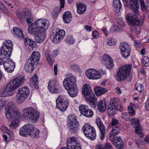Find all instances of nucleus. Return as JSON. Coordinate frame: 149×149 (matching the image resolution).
Returning a JSON list of instances; mask_svg holds the SVG:
<instances>
[{"mask_svg":"<svg viewBox=\"0 0 149 149\" xmlns=\"http://www.w3.org/2000/svg\"><path fill=\"white\" fill-rule=\"evenodd\" d=\"M50 24L49 20L45 19H40L35 23L31 24L28 29V33L34 36L36 42L41 43L45 39V32L48 28Z\"/></svg>","mask_w":149,"mask_h":149,"instance_id":"1","label":"nucleus"},{"mask_svg":"<svg viewBox=\"0 0 149 149\" xmlns=\"http://www.w3.org/2000/svg\"><path fill=\"white\" fill-rule=\"evenodd\" d=\"M13 45L12 41L8 40L4 41L3 45L0 50V56L3 55L4 59H6L3 63V66L5 71L8 72H12L13 71L15 67V65L10 57L12 50Z\"/></svg>","mask_w":149,"mask_h":149,"instance_id":"2","label":"nucleus"},{"mask_svg":"<svg viewBox=\"0 0 149 149\" xmlns=\"http://www.w3.org/2000/svg\"><path fill=\"white\" fill-rule=\"evenodd\" d=\"M76 81V77L73 76L65 78L63 81V86L69 95L72 97H75L78 93Z\"/></svg>","mask_w":149,"mask_h":149,"instance_id":"3","label":"nucleus"},{"mask_svg":"<svg viewBox=\"0 0 149 149\" xmlns=\"http://www.w3.org/2000/svg\"><path fill=\"white\" fill-rule=\"evenodd\" d=\"M82 93L86 102L89 104L91 103V107L95 108L97 99L89 84H85L83 86Z\"/></svg>","mask_w":149,"mask_h":149,"instance_id":"4","label":"nucleus"},{"mask_svg":"<svg viewBox=\"0 0 149 149\" xmlns=\"http://www.w3.org/2000/svg\"><path fill=\"white\" fill-rule=\"evenodd\" d=\"M136 15L132 16L131 14L129 13L126 15V18L128 25L132 27L130 28L131 32L139 34L141 33V29L139 26L142 25V23H140Z\"/></svg>","mask_w":149,"mask_h":149,"instance_id":"5","label":"nucleus"},{"mask_svg":"<svg viewBox=\"0 0 149 149\" xmlns=\"http://www.w3.org/2000/svg\"><path fill=\"white\" fill-rule=\"evenodd\" d=\"M16 105L13 102H11L5 109L6 117L9 121H11L15 118H20L21 115L20 113L15 110Z\"/></svg>","mask_w":149,"mask_h":149,"instance_id":"6","label":"nucleus"},{"mask_svg":"<svg viewBox=\"0 0 149 149\" xmlns=\"http://www.w3.org/2000/svg\"><path fill=\"white\" fill-rule=\"evenodd\" d=\"M22 112L25 118L31 120L33 123L37 122L39 118V112L31 107L24 109Z\"/></svg>","mask_w":149,"mask_h":149,"instance_id":"7","label":"nucleus"},{"mask_svg":"<svg viewBox=\"0 0 149 149\" xmlns=\"http://www.w3.org/2000/svg\"><path fill=\"white\" fill-rule=\"evenodd\" d=\"M122 106L120 101L117 98H112L110 100V104L108 106L107 113L109 116L113 117L116 114V110L121 111Z\"/></svg>","mask_w":149,"mask_h":149,"instance_id":"8","label":"nucleus"},{"mask_svg":"<svg viewBox=\"0 0 149 149\" xmlns=\"http://www.w3.org/2000/svg\"><path fill=\"white\" fill-rule=\"evenodd\" d=\"M132 68L131 64H126L120 67L117 73L118 81H122L126 79L130 74Z\"/></svg>","mask_w":149,"mask_h":149,"instance_id":"9","label":"nucleus"},{"mask_svg":"<svg viewBox=\"0 0 149 149\" xmlns=\"http://www.w3.org/2000/svg\"><path fill=\"white\" fill-rule=\"evenodd\" d=\"M68 118V127L70 132L72 134H77L79 132V128L76 116L74 115L70 114Z\"/></svg>","mask_w":149,"mask_h":149,"instance_id":"10","label":"nucleus"},{"mask_svg":"<svg viewBox=\"0 0 149 149\" xmlns=\"http://www.w3.org/2000/svg\"><path fill=\"white\" fill-rule=\"evenodd\" d=\"M56 106L61 111H65L68 107L69 101L63 95H60L56 100Z\"/></svg>","mask_w":149,"mask_h":149,"instance_id":"11","label":"nucleus"},{"mask_svg":"<svg viewBox=\"0 0 149 149\" xmlns=\"http://www.w3.org/2000/svg\"><path fill=\"white\" fill-rule=\"evenodd\" d=\"M83 132L86 136L89 137L91 140L95 139L96 136L94 128L89 125V124H86L82 128Z\"/></svg>","mask_w":149,"mask_h":149,"instance_id":"12","label":"nucleus"},{"mask_svg":"<svg viewBox=\"0 0 149 149\" xmlns=\"http://www.w3.org/2000/svg\"><path fill=\"white\" fill-rule=\"evenodd\" d=\"M25 81L23 75L16 77L8 84L14 91L20 86L22 85Z\"/></svg>","mask_w":149,"mask_h":149,"instance_id":"13","label":"nucleus"},{"mask_svg":"<svg viewBox=\"0 0 149 149\" xmlns=\"http://www.w3.org/2000/svg\"><path fill=\"white\" fill-rule=\"evenodd\" d=\"M76 137H72L67 140V147H63L60 149H81L80 144L77 141Z\"/></svg>","mask_w":149,"mask_h":149,"instance_id":"14","label":"nucleus"},{"mask_svg":"<svg viewBox=\"0 0 149 149\" xmlns=\"http://www.w3.org/2000/svg\"><path fill=\"white\" fill-rule=\"evenodd\" d=\"M119 47L121 54L123 57L126 58L130 56L131 52V48L127 43L121 42Z\"/></svg>","mask_w":149,"mask_h":149,"instance_id":"15","label":"nucleus"},{"mask_svg":"<svg viewBox=\"0 0 149 149\" xmlns=\"http://www.w3.org/2000/svg\"><path fill=\"white\" fill-rule=\"evenodd\" d=\"M85 74L88 79H99L101 77L100 72L93 69L87 70L85 72Z\"/></svg>","mask_w":149,"mask_h":149,"instance_id":"16","label":"nucleus"},{"mask_svg":"<svg viewBox=\"0 0 149 149\" xmlns=\"http://www.w3.org/2000/svg\"><path fill=\"white\" fill-rule=\"evenodd\" d=\"M33 130V126L31 124L25 125L19 130V134L22 136H27Z\"/></svg>","mask_w":149,"mask_h":149,"instance_id":"17","label":"nucleus"},{"mask_svg":"<svg viewBox=\"0 0 149 149\" xmlns=\"http://www.w3.org/2000/svg\"><path fill=\"white\" fill-rule=\"evenodd\" d=\"M65 34V32L63 30H59L54 36H51V40L53 43H58L64 38Z\"/></svg>","mask_w":149,"mask_h":149,"instance_id":"18","label":"nucleus"},{"mask_svg":"<svg viewBox=\"0 0 149 149\" xmlns=\"http://www.w3.org/2000/svg\"><path fill=\"white\" fill-rule=\"evenodd\" d=\"M58 49H56L55 50L53 51V54L51 52L46 51L45 55L47 60L48 63L51 65H52L54 62V59L52 58V55L53 56H56L58 54Z\"/></svg>","mask_w":149,"mask_h":149,"instance_id":"19","label":"nucleus"},{"mask_svg":"<svg viewBox=\"0 0 149 149\" xmlns=\"http://www.w3.org/2000/svg\"><path fill=\"white\" fill-rule=\"evenodd\" d=\"M15 92L8 84L5 89L0 91V96L4 97L13 95Z\"/></svg>","mask_w":149,"mask_h":149,"instance_id":"20","label":"nucleus"},{"mask_svg":"<svg viewBox=\"0 0 149 149\" xmlns=\"http://www.w3.org/2000/svg\"><path fill=\"white\" fill-rule=\"evenodd\" d=\"M96 123L100 132V138L101 140H103L105 134V130L104 126L101 121L100 118H97L96 120Z\"/></svg>","mask_w":149,"mask_h":149,"instance_id":"21","label":"nucleus"},{"mask_svg":"<svg viewBox=\"0 0 149 149\" xmlns=\"http://www.w3.org/2000/svg\"><path fill=\"white\" fill-rule=\"evenodd\" d=\"M109 140L112 142L113 145L115 146L117 149H123V146L122 144V141L119 137H110Z\"/></svg>","mask_w":149,"mask_h":149,"instance_id":"22","label":"nucleus"},{"mask_svg":"<svg viewBox=\"0 0 149 149\" xmlns=\"http://www.w3.org/2000/svg\"><path fill=\"white\" fill-rule=\"evenodd\" d=\"M37 64H35L34 62L28 58L24 65V68L26 72H31L33 71L34 66H36Z\"/></svg>","mask_w":149,"mask_h":149,"instance_id":"23","label":"nucleus"},{"mask_svg":"<svg viewBox=\"0 0 149 149\" xmlns=\"http://www.w3.org/2000/svg\"><path fill=\"white\" fill-rule=\"evenodd\" d=\"M56 82L54 80L50 81L48 83V88L49 91L52 93H58L60 90L55 85Z\"/></svg>","mask_w":149,"mask_h":149,"instance_id":"24","label":"nucleus"},{"mask_svg":"<svg viewBox=\"0 0 149 149\" xmlns=\"http://www.w3.org/2000/svg\"><path fill=\"white\" fill-rule=\"evenodd\" d=\"M38 78L36 74H34L30 80L29 85L32 88H38Z\"/></svg>","mask_w":149,"mask_h":149,"instance_id":"25","label":"nucleus"},{"mask_svg":"<svg viewBox=\"0 0 149 149\" xmlns=\"http://www.w3.org/2000/svg\"><path fill=\"white\" fill-rule=\"evenodd\" d=\"M113 3L115 12L118 14L121 10L122 4L119 0H113Z\"/></svg>","mask_w":149,"mask_h":149,"instance_id":"26","label":"nucleus"},{"mask_svg":"<svg viewBox=\"0 0 149 149\" xmlns=\"http://www.w3.org/2000/svg\"><path fill=\"white\" fill-rule=\"evenodd\" d=\"M40 58V54L38 52H33L31 56L29 58L34 62L35 64H37Z\"/></svg>","mask_w":149,"mask_h":149,"instance_id":"27","label":"nucleus"},{"mask_svg":"<svg viewBox=\"0 0 149 149\" xmlns=\"http://www.w3.org/2000/svg\"><path fill=\"white\" fill-rule=\"evenodd\" d=\"M97 108L100 112H103L107 109L105 100H100L97 103Z\"/></svg>","mask_w":149,"mask_h":149,"instance_id":"28","label":"nucleus"},{"mask_svg":"<svg viewBox=\"0 0 149 149\" xmlns=\"http://www.w3.org/2000/svg\"><path fill=\"white\" fill-rule=\"evenodd\" d=\"M77 11L78 14H83L86 10V6L84 4H77Z\"/></svg>","mask_w":149,"mask_h":149,"instance_id":"29","label":"nucleus"},{"mask_svg":"<svg viewBox=\"0 0 149 149\" xmlns=\"http://www.w3.org/2000/svg\"><path fill=\"white\" fill-rule=\"evenodd\" d=\"M72 15L69 11L66 12L63 14V19L65 23H69L72 19Z\"/></svg>","mask_w":149,"mask_h":149,"instance_id":"30","label":"nucleus"},{"mask_svg":"<svg viewBox=\"0 0 149 149\" xmlns=\"http://www.w3.org/2000/svg\"><path fill=\"white\" fill-rule=\"evenodd\" d=\"M94 89L95 94L98 96H101L107 91L106 89L102 87H96L94 88Z\"/></svg>","mask_w":149,"mask_h":149,"instance_id":"31","label":"nucleus"},{"mask_svg":"<svg viewBox=\"0 0 149 149\" xmlns=\"http://www.w3.org/2000/svg\"><path fill=\"white\" fill-rule=\"evenodd\" d=\"M20 118H15L11 124L9 125V127L11 129H15L19 125V122Z\"/></svg>","mask_w":149,"mask_h":149,"instance_id":"32","label":"nucleus"},{"mask_svg":"<svg viewBox=\"0 0 149 149\" xmlns=\"http://www.w3.org/2000/svg\"><path fill=\"white\" fill-rule=\"evenodd\" d=\"M119 133V128L117 126L112 127V130L109 134V138L112 137L116 135Z\"/></svg>","mask_w":149,"mask_h":149,"instance_id":"33","label":"nucleus"},{"mask_svg":"<svg viewBox=\"0 0 149 149\" xmlns=\"http://www.w3.org/2000/svg\"><path fill=\"white\" fill-rule=\"evenodd\" d=\"M60 1V7H56L53 10V13H55L58 15L62 8L64 7L65 3V0H59Z\"/></svg>","mask_w":149,"mask_h":149,"instance_id":"34","label":"nucleus"},{"mask_svg":"<svg viewBox=\"0 0 149 149\" xmlns=\"http://www.w3.org/2000/svg\"><path fill=\"white\" fill-rule=\"evenodd\" d=\"M30 92V91L29 88L27 87L19 88L18 90V91L17 93H19L21 95H23L26 94V96H27Z\"/></svg>","mask_w":149,"mask_h":149,"instance_id":"35","label":"nucleus"},{"mask_svg":"<svg viewBox=\"0 0 149 149\" xmlns=\"http://www.w3.org/2000/svg\"><path fill=\"white\" fill-rule=\"evenodd\" d=\"M40 132L38 129L35 128L33 126V130L30 132L29 135L32 138L39 137Z\"/></svg>","mask_w":149,"mask_h":149,"instance_id":"36","label":"nucleus"},{"mask_svg":"<svg viewBox=\"0 0 149 149\" xmlns=\"http://www.w3.org/2000/svg\"><path fill=\"white\" fill-rule=\"evenodd\" d=\"M27 97L26 94L22 95L17 93L16 101L18 103H22Z\"/></svg>","mask_w":149,"mask_h":149,"instance_id":"37","label":"nucleus"},{"mask_svg":"<svg viewBox=\"0 0 149 149\" xmlns=\"http://www.w3.org/2000/svg\"><path fill=\"white\" fill-rule=\"evenodd\" d=\"M24 39V43L25 46L28 45L32 48L36 44L34 41L27 38Z\"/></svg>","mask_w":149,"mask_h":149,"instance_id":"38","label":"nucleus"},{"mask_svg":"<svg viewBox=\"0 0 149 149\" xmlns=\"http://www.w3.org/2000/svg\"><path fill=\"white\" fill-rule=\"evenodd\" d=\"M17 17L20 22H22L24 18V14L23 13L19 11H17L16 12Z\"/></svg>","mask_w":149,"mask_h":149,"instance_id":"39","label":"nucleus"},{"mask_svg":"<svg viewBox=\"0 0 149 149\" xmlns=\"http://www.w3.org/2000/svg\"><path fill=\"white\" fill-rule=\"evenodd\" d=\"M130 114L127 112H125L122 114V117L126 121H130L132 118V116Z\"/></svg>","mask_w":149,"mask_h":149,"instance_id":"40","label":"nucleus"},{"mask_svg":"<svg viewBox=\"0 0 149 149\" xmlns=\"http://www.w3.org/2000/svg\"><path fill=\"white\" fill-rule=\"evenodd\" d=\"M79 108L80 113L83 115L84 112H86L88 108V107L85 105L81 104L79 106Z\"/></svg>","mask_w":149,"mask_h":149,"instance_id":"41","label":"nucleus"},{"mask_svg":"<svg viewBox=\"0 0 149 149\" xmlns=\"http://www.w3.org/2000/svg\"><path fill=\"white\" fill-rule=\"evenodd\" d=\"M102 59L104 63L113 61L112 58L108 55L106 54L104 55Z\"/></svg>","mask_w":149,"mask_h":149,"instance_id":"42","label":"nucleus"},{"mask_svg":"<svg viewBox=\"0 0 149 149\" xmlns=\"http://www.w3.org/2000/svg\"><path fill=\"white\" fill-rule=\"evenodd\" d=\"M65 41L69 45L72 44L74 42V40L72 36H68L65 39Z\"/></svg>","mask_w":149,"mask_h":149,"instance_id":"43","label":"nucleus"},{"mask_svg":"<svg viewBox=\"0 0 149 149\" xmlns=\"http://www.w3.org/2000/svg\"><path fill=\"white\" fill-rule=\"evenodd\" d=\"M142 62L145 66L149 67V58L148 57L145 56L143 57Z\"/></svg>","mask_w":149,"mask_h":149,"instance_id":"44","label":"nucleus"},{"mask_svg":"<svg viewBox=\"0 0 149 149\" xmlns=\"http://www.w3.org/2000/svg\"><path fill=\"white\" fill-rule=\"evenodd\" d=\"M93 115V113L92 110L89 109L88 108L86 112H84L83 113V115L87 117H91Z\"/></svg>","mask_w":149,"mask_h":149,"instance_id":"45","label":"nucleus"},{"mask_svg":"<svg viewBox=\"0 0 149 149\" xmlns=\"http://www.w3.org/2000/svg\"><path fill=\"white\" fill-rule=\"evenodd\" d=\"M135 89L139 92L142 91L143 90V86L140 83H136L135 86Z\"/></svg>","mask_w":149,"mask_h":149,"instance_id":"46","label":"nucleus"},{"mask_svg":"<svg viewBox=\"0 0 149 149\" xmlns=\"http://www.w3.org/2000/svg\"><path fill=\"white\" fill-rule=\"evenodd\" d=\"M132 125H134L135 126L138 125H139V120L137 118L131 119L130 121Z\"/></svg>","mask_w":149,"mask_h":149,"instance_id":"47","label":"nucleus"},{"mask_svg":"<svg viewBox=\"0 0 149 149\" xmlns=\"http://www.w3.org/2000/svg\"><path fill=\"white\" fill-rule=\"evenodd\" d=\"M128 112H127L129 114H130L132 117L134 116L135 114V111L133 109V108L132 107H128L127 108Z\"/></svg>","mask_w":149,"mask_h":149,"instance_id":"48","label":"nucleus"},{"mask_svg":"<svg viewBox=\"0 0 149 149\" xmlns=\"http://www.w3.org/2000/svg\"><path fill=\"white\" fill-rule=\"evenodd\" d=\"M24 14V19H26V18L29 17L31 15V12L28 9H26L24 12H23Z\"/></svg>","mask_w":149,"mask_h":149,"instance_id":"49","label":"nucleus"},{"mask_svg":"<svg viewBox=\"0 0 149 149\" xmlns=\"http://www.w3.org/2000/svg\"><path fill=\"white\" fill-rule=\"evenodd\" d=\"M22 30L17 27H15L13 28V33L14 36H17V34L19 33L20 32V31Z\"/></svg>","mask_w":149,"mask_h":149,"instance_id":"50","label":"nucleus"},{"mask_svg":"<svg viewBox=\"0 0 149 149\" xmlns=\"http://www.w3.org/2000/svg\"><path fill=\"white\" fill-rule=\"evenodd\" d=\"M107 44L109 46H113L115 45L116 42L114 39L111 38L107 42Z\"/></svg>","mask_w":149,"mask_h":149,"instance_id":"51","label":"nucleus"},{"mask_svg":"<svg viewBox=\"0 0 149 149\" xmlns=\"http://www.w3.org/2000/svg\"><path fill=\"white\" fill-rule=\"evenodd\" d=\"M113 61H112L107 63H105V66L107 68L110 69L113 67Z\"/></svg>","mask_w":149,"mask_h":149,"instance_id":"52","label":"nucleus"},{"mask_svg":"<svg viewBox=\"0 0 149 149\" xmlns=\"http://www.w3.org/2000/svg\"><path fill=\"white\" fill-rule=\"evenodd\" d=\"M0 9L4 13L7 14L8 13V11L6 10V7L1 2H0Z\"/></svg>","mask_w":149,"mask_h":149,"instance_id":"53","label":"nucleus"},{"mask_svg":"<svg viewBox=\"0 0 149 149\" xmlns=\"http://www.w3.org/2000/svg\"><path fill=\"white\" fill-rule=\"evenodd\" d=\"M135 132L136 133L139 134H141V130L140 127L139 125L135 126Z\"/></svg>","mask_w":149,"mask_h":149,"instance_id":"54","label":"nucleus"},{"mask_svg":"<svg viewBox=\"0 0 149 149\" xmlns=\"http://www.w3.org/2000/svg\"><path fill=\"white\" fill-rule=\"evenodd\" d=\"M140 1L141 4V8L142 10L143 11H145L146 10V7L145 4L144 0H140Z\"/></svg>","mask_w":149,"mask_h":149,"instance_id":"55","label":"nucleus"},{"mask_svg":"<svg viewBox=\"0 0 149 149\" xmlns=\"http://www.w3.org/2000/svg\"><path fill=\"white\" fill-rule=\"evenodd\" d=\"M118 123V122L117 120L114 118H113L111 121V126L113 127L114 126H116Z\"/></svg>","mask_w":149,"mask_h":149,"instance_id":"56","label":"nucleus"},{"mask_svg":"<svg viewBox=\"0 0 149 149\" xmlns=\"http://www.w3.org/2000/svg\"><path fill=\"white\" fill-rule=\"evenodd\" d=\"M112 148L111 144L108 143H106L104 146H103V149H112Z\"/></svg>","mask_w":149,"mask_h":149,"instance_id":"57","label":"nucleus"},{"mask_svg":"<svg viewBox=\"0 0 149 149\" xmlns=\"http://www.w3.org/2000/svg\"><path fill=\"white\" fill-rule=\"evenodd\" d=\"M93 37L94 39H96L99 36L98 32L97 31H94L92 34Z\"/></svg>","mask_w":149,"mask_h":149,"instance_id":"58","label":"nucleus"},{"mask_svg":"<svg viewBox=\"0 0 149 149\" xmlns=\"http://www.w3.org/2000/svg\"><path fill=\"white\" fill-rule=\"evenodd\" d=\"M20 31V32L19 33V34L18 33L17 34V36H16L19 38H24V35L23 33V31L22 30L21 31Z\"/></svg>","mask_w":149,"mask_h":149,"instance_id":"59","label":"nucleus"},{"mask_svg":"<svg viewBox=\"0 0 149 149\" xmlns=\"http://www.w3.org/2000/svg\"><path fill=\"white\" fill-rule=\"evenodd\" d=\"M26 22L28 24H29L32 23V21H33V19L31 18V16L26 18Z\"/></svg>","mask_w":149,"mask_h":149,"instance_id":"60","label":"nucleus"},{"mask_svg":"<svg viewBox=\"0 0 149 149\" xmlns=\"http://www.w3.org/2000/svg\"><path fill=\"white\" fill-rule=\"evenodd\" d=\"M118 25H115L113 26V27L114 28L113 30L114 31L119 32L120 30V28Z\"/></svg>","mask_w":149,"mask_h":149,"instance_id":"61","label":"nucleus"},{"mask_svg":"<svg viewBox=\"0 0 149 149\" xmlns=\"http://www.w3.org/2000/svg\"><path fill=\"white\" fill-rule=\"evenodd\" d=\"M71 68L72 70L76 71L79 68V66L76 64H74L71 66Z\"/></svg>","mask_w":149,"mask_h":149,"instance_id":"62","label":"nucleus"},{"mask_svg":"<svg viewBox=\"0 0 149 149\" xmlns=\"http://www.w3.org/2000/svg\"><path fill=\"white\" fill-rule=\"evenodd\" d=\"M145 107L146 109L147 110H149V98L145 103Z\"/></svg>","mask_w":149,"mask_h":149,"instance_id":"63","label":"nucleus"},{"mask_svg":"<svg viewBox=\"0 0 149 149\" xmlns=\"http://www.w3.org/2000/svg\"><path fill=\"white\" fill-rule=\"evenodd\" d=\"M4 130H3L4 132L7 134L9 135H10L11 132L6 127H4Z\"/></svg>","mask_w":149,"mask_h":149,"instance_id":"64","label":"nucleus"}]
</instances>
